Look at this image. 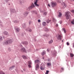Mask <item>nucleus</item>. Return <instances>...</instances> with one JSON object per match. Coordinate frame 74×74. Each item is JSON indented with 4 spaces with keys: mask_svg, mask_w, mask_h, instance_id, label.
<instances>
[{
    "mask_svg": "<svg viewBox=\"0 0 74 74\" xmlns=\"http://www.w3.org/2000/svg\"><path fill=\"white\" fill-rule=\"evenodd\" d=\"M12 42V41L11 39H9L7 41H5L3 43V44L4 45H7V44H11Z\"/></svg>",
    "mask_w": 74,
    "mask_h": 74,
    "instance_id": "1",
    "label": "nucleus"
},
{
    "mask_svg": "<svg viewBox=\"0 0 74 74\" xmlns=\"http://www.w3.org/2000/svg\"><path fill=\"white\" fill-rule=\"evenodd\" d=\"M70 13L69 12H68L66 13L65 16H66V19H69V18L70 17Z\"/></svg>",
    "mask_w": 74,
    "mask_h": 74,
    "instance_id": "2",
    "label": "nucleus"
},
{
    "mask_svg": "<svg viewBox=\"0 0 74 74\" xmlns=\"http://www.w3.org/2000/svg\"><path fill=\"white\" fill-rule=\"evenodd\" d=\"M34 4L33 3H32L31 6H29L27 8V10H28V11H30V9L33 8H34Z\"/></svg>",
    "mask_w": 74,
    "mask_h": 74,
    "instance_id": "3",
    "label": "nucleus"
},
{
    "mask_svg": "<svg viewBox=\"0 0 74 74\" xmlns=\"http://www.w3.org/2000/svg\"><path fill=\"white\" fill-rule=\"evenodd\" d=\"M62 35L61 34L58 35V36L57 37V38L58 40H62Z\"/></svg>",
    "mask_w": 74,
    "mask_h": 74,
    "instance_id": "4",
    "label": "nucleus"
},
{
    "mask_svg": "<svg viewBox=\"0 0 74 74\" xmlns=\"http://www.w3.org/2000/svg\"><path fill=\"white\" fill-rule=\"evenodd\" d=\"M51 4L53 7H54L56 6V2H52Z\"/></svg>",
    "mask_w": 74,
    "mask_h": 74,
    "instance_id": "5",
    "label": "nucleus"
},
{
    "mask_svg": "<svg viewBox=\"0 0 74 74\" xmlns=\"http://www.w3.org/2000/svg\"><path fill=\"white\" fill-rule=\"evenodd\" d=\"M39 68H40V66H39V65H38V64H37L36 66V69H35L36 70H38Z\"/></svg>",
    "mask_w": 74,
    "mask_h": 74,
    "instance_id": "6",
    "label": "nucleus"
},
{
    "mask_svg": "<svg viewBox=\"0 0 74 74\" xmlns=\"http://www.w3.org/2000/svg\"><path fill=\"white\" fill-rule=\"evenodd\" d=\"M38 1V0H36L35 2L34 3L35 5H36V7H39V5L37 4V1Z\"/></svg>",
    "mask_w": 74,
    "mask_h": 74,
    "instance_id": "7",
    "label": "nucleus"
},
{
    "mask_svg": "<svg viewBox=\"0 0 74 74\" xmlns=\"http://www.w3.org/2000/svg\"><path fill=\"white\" fill-rule=\"evenodd\" d=\"M21 51H22V52H24L25 53H26L27 52L26 51V50H25V48L23 47L21 48Z\"/></svg>",
    "mask_w": 74,
    "mask_h": 74,
    "instance_id": "8",
    "label": "nucleus"
},
{
    "mask_svg": "<svg viewBox=\"0 0 74 74\" xmlns=\"http://www.w3.org/2000/svg\"><path fill=\"white\" fill-rule=\"evenodd\" d=\"M14 67H15L14 66V65L10 67L9 69L10 70H13V69H14Z\"/></svg>",
    "mask_w": 74,
    "mask_h": 74,
    "instance_id": "9",
    "label": "nucleus"
},
{
    "mask_svg": "<svg viewBox=\"0 0 74 74\" xmlns=\"http://www.w3.org/2000/svg\"><path fill=\"white\" fill-rule=\"evenodd\" d=\"M35 63H36L38 64H40V63H41V62H40V61L38 60H35Z\"/></svg>",
    "mask_w": 74,
    "mask_h": 74,
    "instance_id": "10",
    "label": "nucleus"
},
{
    "mask_svg": "<svg viewBox=\"0 0 74 74\" xmlns=\"http://www.w3.org/2000/svg\"><path fill=\"white\" fill-rule=\"evenodd\" d=\"M22 44L23 45H27L28 43L27 42H22Z\"/></svg>",
    "mask_w": 74,
    "mask_h": 74,
    "instance_id": "11",
    "label": "nucleus"
},
{
    "mask_svg": "<svg viewBox=\"0 0 74 74\" xmlns=\"http://www.w3.org/2000/svg\"><path fill=\"white\" fill-rule=\"evenodd\" d=\"M62 13H61V12H59V14L58 15V16L59 17H60L61 16H62Z\"/></svg>",
    "mask_w": 74,
    "mask_h": 74,
    "instance_id": "12",
    "label": "nucleus"
},
{
    "mask_svg": "<svg viewBox=\"0 0 74 74\" xmlns=\"http://www.w3.org/2000/svg\"><path fill=\"white\" fill-rule=\"evenodd\" d=\"M45 52H46L45 51H43V52L42 53V54H41L42 55V56H44V55L45 54Z\"/></svg>",
    "mask_w": 74,
    "mask_h": 74,
    "instance_id": "13",
    "label": "nucleus"
},
{
    "mask_svg": "<svg viewBox=\"0 0 74 74\" xmlns=\"http://www.w3.org/2000/svg\"><path fill=\"white\" fill-rule=\"evenodd\" d=\"M22 57L24 59H27V58L26 56H23Z\"/></svg>",
    "mask_w": 74,
    "mask_h": 74,
    "instance_id": "14",
    "label": "nucleus"
},
{
    "mask_svg": "<svg viewBox=\"0 0 74 74\" xmlns=\"http://www.w3.org/2000/svg\"><path fill=\"white\" fill-rule=\"evenodd\" d=\"M16 30L17 32H19V30H20L19 29V28H16Z\"/></svg>",
    "mask_w": 74,
    "mask_h": 74,
    "instance_id": "15",
    "label": "nucleus"
},
{
    "mask_svg": "<svg viewBox=\"0 0 74 74\" xmlns=\"http://www.w3.org/2000/svg\"><path fill=\"white\" fill-rule=\"evenodd\" d=\"M3 33L4 34H5V35H8V33L7 32H4Z\"/></svg>",
    "mask_w": 74,
    "mask_h": 74,
    "instance_id": "16",
    "label": "nucleus"
},
{
    "mask_svg": "<svg viewBox=\"0 0 74 74\" xmlns=\"http://www.w3.org/2000/svg\"><path fill=\"white\" fill-rule=\"evenodd\" d=\"M62 30H63V31H64V33H66V29H65V28H63L62 29Z\"/></svg>",
    "mask_w": 74,
    "mask_h": 74,
    "instance_id": "17",
    "label": "nucleus"
},
{
    "mask_svg": "<svg viewBox=\"0 0 74 74\" xmlns=\"http://www.w3.org/2000/svg\"><path fill=\"white\" fill-rule=\"evenodd\" d=\"M51 22V20H49V19H48L47 20L46 22L47 23H49Z\"/></svg>",
    "mask_w": 74,
    "mask_h": 74,
    "instance_id": "18",
    "label": "nucleus"
},
{
    "mask_svg": "<svg viewBox=\"0 0 74 74\" xmlns=\"http://www.w3.org/2000/svg\"><path fill=\"white\" fill-rule=\"evenodd\" d=\"M28 13L27 12H25L24 14V15H25V16H26L27 15H28Z\"/></svg>",
    "mask_w": 74,
    "mask_h": 74,
    "instance_id": "19",
    "label": "nucleus"
},
{
    "mask_svg": "<svg viewBox=\"0 0 74 74\" xmlns=\"http://www.w3.org/2000/svg\"><path fill=\"white\" fill-rule=\"evenodd\" d=\"M47 66H50L51 65V63H48L47 64Z\"/></svg>",
    "mask_w": 74,
    "mask_h": 74,
    "instance_id": "20",
    "label": "nucleus"
},
{
    "mask_svg": "<svg viewBox=\"0 0 74 74\" xmlns=\"http://www.w3.org/2000/svg\"><path fill=\"white\" fill-rule=\"evenodd\" d=\"M40 68V70H44L45 69L44 68H43L42 66H41Z\"/></svg>",
    "mask_w": 74,
    "mask_h": 74,
    "instance_id": "21",
    "label": "nucleus"
},
{
    "mask_svg": "<svg viewBox=\"0 0 74 74\" xmlns=\"http://www.w3.org/2000/svg\"><path fill=\"white\" fill-rule=\"evenodd\" d=\"M49 44H51V43H52L53 42V40H51L49 41Z\"/></svg>",
    "mask_w": 74,
    "mask_h": 74,
    "instance_id": "22",
    "label": "nucleus"
},
{
    "mask_svg": "<svg viewBox=\"0 0 74 74\" xmlns=\"http://www.w3.org/2000/svg\"><path fill=\"white\" fill-rule=\"evenodd\" d=\"M0 74H5V73L3 72V71H0Z\"/></svg>",
    "mask_w": 74,
    "mask_h": 74,
    "instance_id": "23",
    "label": "nucleus"
},
{
    "mask_svg": "<svg viewBox=\"0 0 74 74\" xmlns=\"http://www.w3.org/2000/svg\"><path fill=\"white\" fill-rule=\"evenodd\" d=\"M42 24L44 26H45L46 25V23L45 22H43L42 23Z\"/></svg>",
    "mask_w": 74,
    "mask_h": 74,
    "instance_id": "24",
    "label": "nucleus"
},
{
    "mask_svg": "<svg viewBox=\"0 0 74 74\" xmlns=\"http://www.w3.org/2000/svg\"><path fill=\"white\" fill-rule=\"evenodd\" d=\"M10 10L11 11H12V12H15V10L14 9H11Z\"/></svg>",
    "mask_w": 74,
    "mask_h": 74,
    "instance_id": "25",
    "label": "nucleus"
},
{
    "mask_svg": "<svg viewBox=\"0 0 74 74\" xmlns=\"http://www.w3.org/2000/svg\"><path fill=\"white\" fill-rule=\"evenodd\" d=\"M71 23L72 24H73V25H74V18L73 20L71 21Z\"/></svg>",
    "mask_w": 74,
    "mask_h": 74,
    "instance_id": "26",
    "label": "nucleus"
},
{
    "mask_svg": "<svg viewBox=\"0 0 74 74\" xmlns=\"http://www.w3.org/2000/svg\"><path fill=\"white\" fill-rule=\"evenodd\" d=\"M27 30H28V31H29V32H32V29H27Z\"/></svg>",
    "mask_w": 74,
    "mask_h": 74,
    "instance_id": "27",
    "label": "nucleus"
},
{
    "mask_svg": "<svg viewBox=\"0 0 74 74\" xmlns=\"http://www.w3.org/2000/svg\"><path fill=\"white\" fill-rule=\"evenodd\" d=\"M70 55V56H71V57H73L74 56V54H73L72 53H71Z\"/></svg>",
    "mask_w": 74,
    "mask_h": 74,
    "instance_id": "28",
    "label": "nucleus"
},
{
    "mask_svg": "<svg viewBox=\"0 0 74 74\" xmlns=\"http://www.w3.org/2000/svg\"><path fill=\"white\" fill-rule=\"evenodd\" d=\"M44 29H45V30L47 32L48 31V28H44Z\"/></svg>",
    "mask_w": 74,
    "mask_h": 74,
    "instance_id": "29",
    "label": "nucleus"
},
{
    "mask_svg": "<svg viewBox=\"0 0 74 74\" xmlns=\"http://www.w3.org/2000/svg\"><path fill=\"white\" fill-rule=\"evenodd\" d=\"M49 71H47L45 74H48L49 73Z\"/></svg>",
    "mask_w": 74,
    "mask_h": 74,
    "instance_id": "30",
    "label": "nucleus"
},
{
    "mask_svg": "<svg viewBox=\"0 0 74 74\" xmlns=\"http://www.w3.org/2000/svg\"><path fill=\"white\" fill-rule=\"evenodd\" d=\"M3 40V38H2V37L0 36V41H1Z\"/></svg>",
    "mask_w": 74,
    "mask_h": 74,
    "instance_id": "31",
    "label": "nucleus"
},
{
    "mask_svg": "<svg viewBox=\"0 0 74 74\" xmlns=\"http://www.w3.org/2000/svg\"><path fill=\"white\" fill-rule=\"evenodd\" d=\"M53 22H56V20L55 19L53 18Z\"/></svg>",
    "mask_w": 74,
    "mask_h": 74,
    "instance_id": "32",
    "label": "nucleus"
},
{
    "mask_svg": "<svg viewBox=\"0 0 74 74\" xmlns=\"http://www.w3.org/2000/svg\"><path fill=\"white\" fill-rule=\"evenodd\" d=\"M28 64H32V63L30 61L28 62Z\"/></svg>",
    "mask_w": 74,
    "mask_h": 74,
    "instance_id": "33",
    "label": "nucleus"
},
{
    "mask_svg": "<svg viewBox=\"0 0 74 74\" xmlns=\"http://www.w3.org/2000/svg\"><path fill=\"white\" fill-rule=\"evenodd\" d=\"M71 11L73 13H74V10H71Z\"/></svg>",
    "mask_w": 74,
    "mask_h": 74,
    "instance_id": "34",
    "label": "nucleus"
},
{
    "mask_svg": "<svg viewBox=\"0 0 74 74\" xmlns=\"http://www.w3.org/2000/svg\"><path fill=\"white\" fill-rule=\"evenodd\" d=\"M28 66L29 68H31V65H28Z\"/></svg>",
    "mask_w": 74,
    "mask_h": 74,
    "instance_id": "35",
    "label": "nucleus"
},
{
    "mask_svg": "<svg viewBox=\"0 0 74 74\" xmlns=\"http://www.w3.org/2000/svg\"><path fill=\"white\" fill-rule=\"evenodd\" d=\"M31 12L32 13H34V11H31Z\"/></svg>",
    "mask_w": 74,
    "mask_h": 74,
    "instance_id": "36",
    "label": "nucleus"
},
{
    "mask_svg": "<svg viewBox=\"0 0 74 74\" xmlns=\"http://www.w3.org/2000/svg\"><path fill=\"white\" fill-rule=\"evenodd\" d=\"M32 23V21H29V24H30V23Z\"/></svg>",
    "mask_w": 74,
    "mask_h": 74,
    "instance_id": "37",
    "label": "nucleus"
},
{
    "mask_svg": "<svg viewBox=\"0 0 74 74\" xmlns=\"http://www.w3.org/2000/svg\"><path fill=\"white\" fill-rule=\"evenodd\" d=\"M67 45H69V42H67Z\"/></svg>",
    "mask_w": 74,
    "mask_h": 74,
    "instance_id": "38",
    "label": "nucleus"
},
{
    "mask_svg": "<svg viewBox=\"0 0 74 74\" xmlns=\"http://www.w3.org/2000/svg\"><path fill=\"white\" fill-rule=\"evenodd\" d=\"M47 14V13L46 12H44V15H46Z\"/></svg>",
    "mask_w": 74,
    "mask_h": 74,
    "instance_id": "39",
    "label": "nucleus"
},
{
    "mask_svg": "<svg viewBox=\"0 0 74 74\" xmlns=\"http://www.w3.org/2000/svg\"><path fill=\"white\" fill-rule=\"evenodd\" d=\"M38 22H41V21H40V20H38Z\"/></svg>",
    "mask_w": 74,
    "mask_h": 74,
    "instance_id": "40",
    "label": "nucleus"
},
{
    "mask_svg": "<svg viewBox=\"0 0 74 74\" xmlns=\"http://www.w3.org/2000/svg\"><path fill=\"white\" fill-rule=\"evenodd\" d=\"M23 27H25V24H24V25H23Z\"/></svg>",
    "mask_w": 74,
    "mask_h": 74,
    "instance_id": "41",
    "label": "nucleus"
},
{
    "mask_svg": "<svg viewBox=\"0 0 74 74\" xmlns=\"http://www.w3.org/2000/svg\"><path fill=\"white\" fill-rule=\"evenodd\" d=\"M64 6H65V7H66V6H67V5H66V4H64Z\"/></svg>",
    "mask_w": 74,
    "mask_h": 74,
    "instance_id": "42",
    "label": "nucleus"
},
{
    "mask_svg": "<svg viewBox=\"0 0 74 74\" xmlns=\"http://www.w3.org/2000/svg\"><path fill=\"white\" fill-rule=\"evenodd\" d=\"M56 27H58V24H56Z\"/></svg>",
    "mask_w": 74,
    "mask_h": 74,
    "instance_id": "43",
    "label": "nucleus"
},
{
    "mask_svg": "<svg viewBox=\"0 0 74 74\" xmlns=\"http://www.w3.org/2000/svg\"><path fill=\"white\" fill-rule=\"evenodd\" d=\"M47 51L48 52H49V49H48L47 50Z\"/></svg>",
    "mask_w": 74,
    "mask_h": 74,
    "instance_id": "44",
    "label": "nucleus"
},
{
    "mask_svg": "<svg viewBox=\"0 0 74 74\" xmlns=\"http://www.w3.org/2000/svg\"><path fill=\"white\" fill-rule=\"evenodd\" d=\"M48 61H51V60L50 59H48Z\"/></svg>",
    "mask_w": 74,
    "mask_h": 74,
    "instance_id": "45",
    "label": "nucleus"
},
{
    "mask_svg": "<svg viewBox=\"0 0 74 74\" xmlns=\"http://www.w3.org/2000/svg\"><path fill=\"white\" fill-rule=\"evenodd\" d=\"M8 50H9V51H11L10 49V48H9Z\"/></svg>",
    "mask_w": 74,
    "mask_h": 74,
    "instance_id": "46",
    "label": "nucleus"
},
{
    "mask_svg": "<svg viewBox=\"0 0 74 74\" xmlns=\"http://www.w3.org/2000/svg\"><path fill=\"white\" fill-rule=\"evenodd\" d=\"M73 47L74 48V43L73 44Z\"/></svg>",
    "mask_w": 74,
    "mask_h": 74,
    "instance_id": "47",
    "label": "nucleus"
},
{
    "mask_svg": "<svg viewBox=\"0 0 74 74\" xmlns=\"http://www.w3.org/2000/svg\"><path fill=\"white\" fill-rule=\"evenodd\" d=\"M61 69L62 70H63V68H61Z\"/></svg>",
    "mask_w": 74,
    "mask_h": 74,
    "instance_id": "48",
    "label": "nucleus"
},
{
    "mask_svg": "<svg viewBox=\"0 0 74 74\" xmlns=\"http://www.w3.org/2000/svg\"><path fill=\"white\" fill-rule=\"evenodd\" d=\"M48 6H49V7H50V5H49V4H48Z\"/></svg>",
    "mask_w": 74,
    "mask_h": 74,
    "instance_id": "49",
    "label": "nucleus"
},
{
    "mask_svg": "<svg viewBox=\"0 0 74 74\" xmlns=\"http://www.w3.org/2000/svg\"><path fill=\"white\" fill-rule=\"evenodd\" d=\"M23 70L24 71H25L26 70H25V69H24Z\"/></svg>",
    "mask_w": 74,
    "mask_h": 74,
    "instance_id": "50",
    "label": "nucleus"
},
{
    "mask_svg": "<svg viewBox=\"0 0 74 74\" xmlns=\"http://www.w3.org/2000/svg\"><path fill=\"white\" fill-rule=\"evenodd\" d=\"M15 23H16V21H15Z\"/></svg>",
    "mask_w": 74,
    "mask_h": 74,
    "instance_id": "51",
    "label": "nucleus"
},
{
    "mask_svg": "<svg viewBox=\"0 0 74 74\" xmlns=\"http://www.w3.org/2000/svg\"><path fill=\"white\" fill-rule=\"evenodd\" d=\"M73 0V1H74V0Z\"/></svg>",
    "mask_w": 74,
    "mask_h": 74,
    "instance_id": "52",
    "label": "nucleus"
},
{
    "mask_svg": "<svg viewBox=\"0 0 74 74\" xmlns=\"http://www.w3.org/2000/svg\"><path fill=\"white\" fill-rule=\"evenodd\" d=\"M58 2L59 3H60V2H59V1H58Z\"/></svg>",
    "mask_w": 74,
    "mask_h": 74,
    "instance_id": "53",
    "label": "nucleus"
},
{
    "mask_svg": "<svg viewBox=\"0 0 74 74\" xmlns=\"http://www.w3.org/2000/svg\"><path fill=\"white\" fill-rule=\"evenodd\" d=\"M43 59H44V58H43Z\"/></svg>",
    "mask_w": 74,
    "mask_h": 74,
    "instance_id": "54",
    "label": "nucleus"
},
{
    "mask_svg": "<svg viewBox=\"0 0 74 74\" xmlns=\"http://www.w3.org/2000/svg\"><path fill=\"white\" fill-rule=\"evenodd\" d=\"M20 3H21V2H20Z\"/></svg>",
    "mask_w": 74,
    "mask_h": 74,
    "instance_id": "55",
    "label": "nucleus"
}]
</instances>
